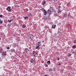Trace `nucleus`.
Instances as JSON below:
<instances>
[{
  "instance_id": "nucleus-12",
  "label": "nucleus",
  "mask_w": 76,
  "mask_h": 76,
  "mask_svg": "<svg viewBox=\"0 0 76 76\" xmlns=\"http://www.w3.org/2000/svg\"><path fill=\"white\" fill-rule=\"evenodd\" d=\"M13 19H12L10 20H8V22H9L10 23L11 22H12V21H13Z\"/></svg>"
},
{
  "instance_id": "nucleus-21",
  "label": "nucleus",
  "mask_w": 76,
  "mask_h": 76,
  "mask_svg": "<svg viewBox=\"0 0 76 76\" xmlns=\"http://www.w3.org/2000/svg\"><path fill=\"white\" fill-rule=\"evenodd\" d=\"M28 15L29 16H32V14H31V13H29L28 14Z\"/></svg>"
},
{
  "instance_id": "nucleus-17",
  "label": "nucleus",
  "mask_w": 76,
  "mask_h": 76,
  "mask_svg": "<svg viewBox=\"0 0 76 76\" xmlns=\"http://www.w3.org/2000/svg\"><path fill=\"white\" fill-rule=\"evenodd\" d=\"M42 5H44L45 4V1H44L42 2Z\"/></svg>"
},
{
  "instance_id": "nucleus-3",
  "label": "nucleus",
  "mask_w": 76,
  "mask_h": 76,
  "mask_svg": "<svg viewBox=\"0 0 76 76\" xmlns=\"http://www.w3.org/2000/svg\"><path fill=\"white\" fill-rule=\"evenodd\" d=\"M42 10L43 12H45L44 13V15H46L47 13V11H45L44 9H42Z\"/></svg>"
},
{
  "instance_id": "nucleus-13",
  "label": "nucleus",
  "mask_w": 76,
  "mask_h": 76,
  "mask_svg": "<svg viewBox=\"0 0 76 76\" xmlns=\"http://www.w3.org/2000/svg\"><path fill=\"white\" fill-rule=\"evenodd\" d=\"M48 12H49V15H51V12L49 11V10H48Z\"/></svg>"
},
{
  "instance_id": "nucleus-35",
  "label": "nucleus",
  "mask_w": 76,
  "mask_h": 76,
  "mask_svg": "<svg viewBox=\"0 0 76 76\" xmlns=\"http://www.w3.org/2000/svg\"><path fill=\"white\" fill-rule=\"evenodd\" d=\"M44 40L42 41V43H43V42H44Z\"/></svg>"
},
{
  "instance_id": "nucleus-11",
  "label": "nucleus",
  "mask_w": 76,
  "mask_h": 76,
  "mask_svg": "<svg viewBox=\"0 0 76 76\" xmlns=\"http://www.w3.org/2000/svg\"><path fill=\"white\" fill-rule=\"evenodd\" d=\"M36 49H37V50H39V48H40L39 47V46H37L36 47Z\"/></svg>"
},
{
  "instance_id": "nucleus-16",
  "label": "nucleus",
  "mask_w": 76,
  "mask_h": 76,
  "mask_svg": "<svg viewBox=\"0 0 76 76\" xmlns=\"http://www.w3.org/2000/svg\"><path fill=\"white\" fill-rule=\"evenodd\" d=\"M61 32L60 31H59V30H58V32L57 34H61Z\"/></svg>"
},
{
  "instance_id": "nucleus-27",
  "label": "nucleus",
  "mask_w": 76,
  "mask_h": 76,
  "mask_svg": "<svg viewBox=\"0 0 76 76\" xmlns=\"http://www.w3.org/2000/svg\"><path fill=\"white\" fill-rule=\"evenodd\" d=\"M6 51H5V52H3V53H4V54H6Z\"/></svg>"
},
{
  "instance_id": "nucleus-6",
  "label": "nucleus",
  "mask_w": 76,
  "mask_h": 76,
  "mask_svg": "<svg viewBox=\"0 0 76 76\" xmlns=\"http://www.w3.org/2000/svg\"><path fill=\"white\" fill-rule=\"evenodd\" d=\"M63 16H64V18H66L67 17V14H64L63 15Z\"/></svg>"
},
{
  "instance_id": "nucleus-43",
  "label": "nucleus",
  "mask_w": 76,
  "mask_h": 76,
  "mask_svg": "<svg viewBox=\"0 0 76 76\" xmlns=\"http://www.w3.org/2000/svg\"><path fill=\"white\" fill-rule=\"evenodd\" d=\"M47 63H48V61H47Z\"/></svg>"
},
{
  "instance_id": "nucleus-36",
  "label": "nucleus",
  "mask_w": 76,
  "mask_h": 76,
  "mask_svg": "<svg viewBox=\"0 0 76 76\" xmlns=\"http://www.w3.org/2000/svg\"><path fill=\"white\" fill-rule=\"evenodd\" d=\"M58 66H59V65H61V63H59L58 64Z\"/></svg>"
},
{
  "instance_id": "nucleus-4",
  "label": "nucleus",
  "mask_w": 76,
  "mask_h": 76,
  "mask_svg": "<svg viewBox=\"0 0 76 76\" xmlns=\"http://www.w3.org/2000/svg\"><path fill=\"white\" fill-rule=\"evenodd\" d=\"M24 51L26 53V52H28V51H29V50L28 48H26L24 49Z\"/></svg>"
},
{
  "instance_id": "nucleus-31",
  "label": "nucleus",
  "mask_w": 76,
  "mask_h": 76,
  "mask_svg": "<svg viewBox=\"0 0 76 76\" xmlns=\"http://www.w3.org/2000/svg\"><path fill=\"white\" fill-rule=\"evenodd\" d=\"M58 0H54L55 2H56Z\"/></svg>"
},
{
  "instance_id": "nucleus-20",
  "label": "nucleus",
  "mask_w": 76,
  "mask_h": 76,
  "mask_svg": "<svg viewBox=\"0 0 76 76\" xmlns=\"http://www.w3.org/2000/svg\"><path fill=\"white\" fill-rule=\"evenodd\" d=\"M61 7L60 6H59L58 7V8H57V9H60Z\"/></svg>"
},
{
  "instance_id": "nucleus-28",
  "label": "nucleus",
  "mask_w": 76,
  "mask_h": 76,
  "mask_svg": "<svg viewBox=\"0 0 76 76\" xmlns=\"http://www.w3.org/2000/svg\"><path fill=\"white\" fill-rule=\"evenodd\" d=\"M3 17V15H0V18H2Z\"/></svg>"
},
{
  "instance_id": "nucleus-14",
  "label": "nucleus",
  "mask_w": 76,
  "mask_h": 76,
  "mask_svg": "<svg viewBox=\"0 0 76 76\" xmlns=\"http://www.w3.org/2000/svg\"><path fill=\"white\" fill-rule=\"evenodd\" d=\"M57 12L58 13H60L61 12V11L60 10H59Z\"/></svg>"
},
{
  "instance_id": "nucleus-10",
  "label": "nucleus",
  "mask_w": 76,
  "mask_h": 76,
  "mask_svg": "<svg viewBox=\"0 0 76 76\" xmlns=\"http://www.w3.org/2000/svg\"><path fill=\"white\" fill-rule=\"evenodd\" d=\"M56 25H53L52 26V28H53V29H54L55 28H56Z\"/></svg>"
},
{
  "instance_id": "nucleus-9",
  "label": "nucleus",
  "mask_w": 76,
  "mask_h": 76,
  "mask_svg": "<svg viewBox=\"0 0 76 76\" xmlns=\"http://www.w3.org/2000/svg\"><path fill=\"white\" fill-rule=\"evenodd\" d=\"M34 54V56H35V57H37V56H38V53H35V54Z\"/></svg>"
},
{
  "instance_id": "nucleus-23",
  "label": "nucleus",
  "mask_w": 76,
  "mask_h": 76,
  "mask_svg": "<svg viewBox=\"0 0 76 76\" xmlns=\"http://www.w3.org/2000/svg\"><path fill=\"white\" fill-rule=\"evenodd\" d=\"M3 23V20L0 21V23Z\"/></svg>"
},
{
  "instance_id": "nucleus-25",
  "label": "nucleus",
  "mask_w": 76,
  "mask_h": 76,
  "mask_svg": "<svg viewBox=\"0 0 76 76\" xmlns=\"http://www.w3.org/2000/svg\"><path fill=\"white\" fill-rule=\"evenodd\" d=\"M47 18L46 17L45 18V20H47Z\"/></svg>"
},
{
  "instance_id": "nucleus-24",
  "label": "nucleus",
  "mask_w": 76,
  "mask_h": 76,
  "mask_svg": "<svg viewBox=\"0 0 76 76\" xmlns=\"http://www.w3.org/2000/svg\"><path fill=\"white\" fill-rule=\"evenodd\" d=\"M8 28H10V25L8 24Z\"/></svg>"
},
{
  "instance_id": "nucleus-32",
  "label": "nucleus",
  "mask_w": 76,
  "mask_h": 76,
  "mask_svg": "<svg viewBox=\"0 0 76 76\" xmlns=\"http://www.w3.org/2000/svg\"><path fill=\"white\" fill-rule=\"evenodd\" d=\"M72 56V54H70V53H69V56Z\"/></svg>"
},
{
  "instance_id": "nucleus-44",
  "label": "nucleus",
  "mask_w": 76,
  "mask_h": 76,
  "mask_svg": "<svg viewBox=\"0 0 76 76\" xmlns=\"http://www.w3.org/2000/svg\"><path fill=\"white\" fill-rule=\"evenodd\" d=\"M4 57H5V56H4Z\"/></svg>"
},
{
  "instance_id": "nucleus-22",
  "label": "nucleus",
  "mask_w": 76,
  "mask_h": 76,
  "mask_svg": "<svg viewBox=\"0 0 76 76\" xmlns=\"http://www.w3.org/2000/svg\"><path fill=\"white\" fill-rule=\"evenodd\" d=\"M3 56H5L6 55H7V53H3Z\"/></svg>"
},
{
  "instance_id": "nucleus-8",
  "label": "nucleus",
  "mask_w": 76,
  "mask_h": 76,
  "mask_svg": "<svg viewBox=\"0 0 76 76\" xmlns=\"http://www.w3.org/2000/svg\"><path fill=\"white\" fill-rule=\"evenodd\" d=\"M76 46L75 45H73L72 46V48L73 49H75L76 48Z\"/></svg>"
},
{
  "instance_id": "nucleus-1",
  "label": "nucleus",
  "mask_w": 76,
  "mask_h": 76,
  "mask_svg": "<svg viewBox=\"0 0 76 76\" xmlns=\"http://www.w3.org/2000/svg\"><path fill=\"white\" fill-rule=\"evenodd\" d=\"M6 10H7L8 12H11L12 11V9H11V7L10 6L7 7Z\"/></svg>"
},
{
  "instance_id": "nucleus-30",
  "label": "nucleus",
  "mask_w": 76,
  "mask_h": 76,
  "mask_svg": "<svg viewBox=\"0 0 76 76\" xmlns=\"http://www.w3.org/2000/svg\"><path fill=\"white\" fill-rule=\"evenodd\" d=\"M7 49L8 50H9V49H10V48H9V47H7Z\"/></svg>"
},
{
  "instance_id": "nucleus-26",
  "label": "nucleus",
  "mask_w": 76,
  "mask_h": 76,
  "mask_svg": "<svg viewBox=\"0 0 76 76\" xmlns=\"http://www.w3.org/2000/svg\"><path fill=\"white\" fill-rule=\"evenodd\" d=\"M37 44H41V42L39 41L37 42Z\"/></svg>"
},
{
  "instance_id": "nucleus-38",
  "label": "nucleus",
  "mask_w": 76,
  "mask_h": 76,
  "mask_svg": "<svg viewBox=\"0 0 76 76\" xmlns=\"http://www.w3.org/2000/svg\"><path fill=\"white\" fill-rule=\"evenodd\" d=\"M74 43H76V41L74 42Z\"/></svg>"
},
{
  "instance_id": "nucleus-33",
  "label": "nucleus",
  "mask_w": 76,
  "mask_h": 76,
  "mask_svg": "<svg viewBox=\"0 0 76 76\" xmlns=\"http://www.w3.org/2000/svg\"><path fill=\"white\" fill-rule=\"evenodd\" d=\"M58 60H60V58H58Z\"/></svg>"
},
{
  "instance_id": "nucleus-18",
  "label": "nucleus",
  "mask_w": 76,
  "mask_h": 76,
  "mask_svg": "<svg viewBox=\"0 0 76 76\" xmlns=\"http://www.w3.org/2000/svg\"><path fill=\"white\" fill-rule=\"evenodd\" d=\"M39 47V46H41V43L38 44L37 45Z\"/></svg>"
},
{
  "instance_id": "nucleus-42",
  "label": "nucleus",
  "mask_w": 76,
  "mask_h": 76,
  "mask_svg": "<svg viewBox=\"0 0 76 76\" xmlns=\"http://www.w3.org/2000/svg\"><path fill=\"white\" fill-rule=\"evenodd\" d=\"M0 59L1 60V58H0Z\"/></svg>"
},
{
  "instance_id": "nucleus-5",
  "label": "nucleus",
  "mask_w": 76,
  "mask_h": 76,
  "mask_svg": "<svg viewBox=\"0 0 76 76\" xmlns=\"http://www.w3.org/2000/svg\"><path fill=\"white\" fill-rule=\"evenodd\" d=\"M35 61V58H33V59H31L30 60V62L31 63H33L34 62V61Z\"/></svg>"
},
{
  "instance_id": "nucleus-37",
  "label": "nucleus",
  "mask_w": 76,
  "mask_h": 76,
  "mask_svg": "<svg viewBox=\"0 0 76 76\" xmlns=\"http://www.w3.org/2000/svg\"><path fill=\"white\" fill-rule=\"evenodd\" d=\"M50 70H51V71H53V70L52 69H50Z\"/></svg>"
},
{
  "instance_id": "nucleus-15",
  "label": "nucleus",
  "mask_w": 76,
  "mask_h": 76,
  "mask_svg": "<svg viewBox=\"0 0 76 76\" xmlns=\"http://www.w3.org/2000/svg\"><path fill=\"white\" fill-rule=\"evenodd\" d=\"M22 27L23 28H26V26H25V24H23Z\"/></svg>"
},
{
  "instance_id": "nucleus-2",
  "label": "nucleus",
  "mask_w": 76,
  "mask_h": 76,
  "mask_svg": "<svg viewBox=\"0 0 76 76\" xmlns=\"http://www.w3.org/2000/svg\"><path fill=\"white\" fill-rule=\"evenodd\" d=\"M29 37H30V39H32L33 38V37H34V35H33V34H31L29 35Z\"/></svg>"
},
{
  "instance_id": "nucleus-40",
  "label": "nucleus",
  "mask_w": 76,
  "mask_h": 76,
  "mask_svg": "<svg viewBox=\"0 0 76 76\" xmlns=\"http://www.w3.org/2000/svg\"><path fill=\"white\" fill-rule=\"evenodd\" d=\"M0 40H1V38L0 37Z\"/></svg>"
},
{
  "instance_id": "nucleus-34",
  "label": "nucleus",
  "mask_w": 76,
  "mask_h": 76,
  "mask_svg": "<svg viewBox=\"0 0 76 76\" xmlns=\"http://www.w3.org/2000/svg\"><path fill=\"white\" fill-rule=\"evenodd\" d=\"M45 66H46V67H48V65H45Z\"/></svg>"
},
{
  "instance_id": "nucleus-41",
  "label": "nucleus",
  "mask_w": 76,
  "mask_h": 76,
  "mask_svg": "<svg viewBox=\"0 0 76 76\" xmlns=\"http://www.w3.org/2000/svg\"><path fill=\"white\" fill-rule=\"evenodd\" d=\"M63 71V70H62V72Z\"/></svg>"
},
{
  "instance_id": "nucleus-7",
  "label": "nucleus",
  "mask_w": 76,
  "mask_h": 76,
  "mask_svg": "<svg viewBox=\"0 0 76 76\" xmlns=\"http://www.w3.org/2000/svg\"><path fill=\"white\" fill-rule=\"evenodd\" d=\"M72 53L75 55L76 54V50L73 51L72 52Z\"/></svg>"
},
{
  "instance_id": "nucleus-29",
  "label": "nucleus",
  "mask_w": 76,
  "mask_h": 76,
  "mask_svg": "<svg viewBox=\"0 0 76 76\" xmlns=\"http://www.w3.org/2000/svg\"><path fill=\"white\" fill-rule=\"evenodd\" d=\"M48 63H49V64H50V61H48Z\"/></svg>"
},
{
  "instance_id": "nucleus-39",
  "label": "nucleus",
  "mask_w": 76,
  "mask_h": 76,
  "mask_svg": "<svg viewBox=\"0 0 76 76\" xmlns=\"http://www.w3.org/2000/svg\"><path fill=\"white\" fill-rule=\"evenodd\" d=\"M25 53V52H23V53Z\"/></svg>"
},
{
  "instance_id": "nucleus-19",
  "label": "nucleus",
  "mask_w": 76,
  "mask_h": 76,
  "mask_svg": "<svg viewBox=\"0 0 76 76\" xmlns=\"http://www.w3.org/2000/svg\"><path fill=\"white\" fill-rule=\"evenodd\" d=\"M28 17H24L25 19H28Z\"/></svg>"
}]
</instances>
